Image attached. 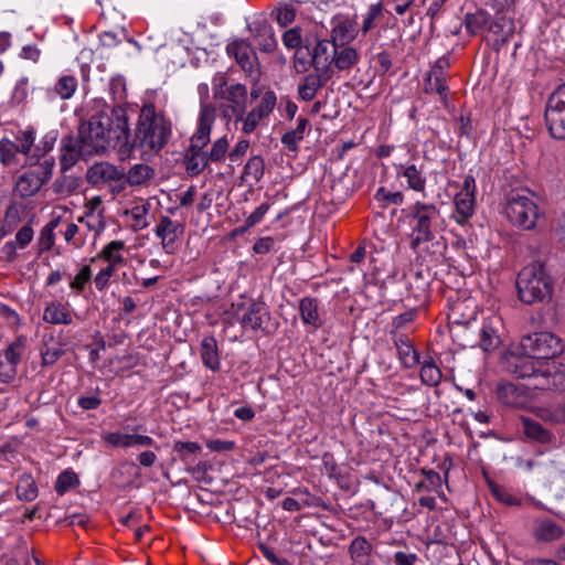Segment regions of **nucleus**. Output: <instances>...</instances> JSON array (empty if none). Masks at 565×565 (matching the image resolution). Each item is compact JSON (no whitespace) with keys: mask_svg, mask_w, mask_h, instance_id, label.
<instances>
[{"mask_svg":"<svg viewBox=\"0 0 565 565\" xmlns=\"http://www.w3.org/2000/svg\"><path fill=\"white\" fill-rule=\"evenodd\" d=\"M149 204H140L131 209L130 215L134 222L132 227L135 231L143 230L149 225V223L146 220V216L149 212Z\"/></svg>","mask_w":565,"mask_h":565,"instance_id":"13d9d810","label":"nucleus"},{"mask_svg":"<svg viewBox=\"0 0 565 565\" xmlns=\"http://www.w3.org/2000/svg\"><path fill=\"white\" fill-rule=\"evenodd\" d=\"M515 286L522 303L547 305L553 299L555 278L544 262L533 260L519 271Z\"/></svg>","mask_w":565,"mask_h":565,"instance_id":"423d86ee","label":"nucleus"},{"mask_svg":"<svg viewBox=\"0 0 565 565\" xmlns=\"http://www.w3.org/2000/svg\"><path fill=\"white\" fill-rule=\"evenodd\" d=\"M514 21L503 14H497L494 19L490 20L489 31L498 36L495 40L498 47L508 42L509 38L514 34Z\"/></svg>","mask_w":565,"mask_h":565,"instance_id":"cd10ccee","label":"nucleus"},{"mask_svg":"<svg viewBox=\"0 0 565 565\" xmlns=\"http://www.w3.org/2000/svg\"><path fill=\"white\" fill-rule=\"evenodd\" d=\"M19 153L20 151L14 141L7 138L0 140V162L4 167L18 166L20 163Z\"/></svg>","mask_w":565,"mask_h":565,"instance_id":"49530a36","label":"nucleus"},{"mask_svg":"<svg viewBox=\"0 0 565 565\" xmlns=\"http://www.w3.org/2000/svg\"><path fill=\"white\" fill-rule=\"evenodd\" d=\"M81 184V178L73 174H63L54 181L53 191L56 194L67 196L73 194L76 190H78Z\"/></svg>","mask_w":565,"mask_h":565,"instance_id":"c03bdc74","label":"nucleus"},{"mask_svg":"<svg viewBox=\"0 0 565 565\" xmlns=\"http://www.w3.org/2000/svg\"><path fill=\"white\" fill-rule=\"evenodd\" d=\"M216 119V109L212 104H201L195 132L184 153L185 170L190 175H199L210 163L204 148L210 142L212 127Z\"/></svg>","mask_w":565,"mask_h":565,"instance_id":"0eeeda50","label":"nucleus"},{"mask_svg":"<svg viewBox=\"0 0 565 565\" xmlns=\"http://www.w3.org/2000/svg\"><path fill=\"white\" fill-rule=\"evenodd\" d=\"M106 444L114 447L129 448L131 447L130 434L109 433L104 437Z\"/></svg>","mask_w":565,"mask_h":565,"instance_id":"e2e57ef3","label":"nucleus"},{"mask_svg":"<svg viewBox=\"0 0 565 565\" xmlns=\"http://www.w3.org/2000/svg\"><path fill=\"white\" fill-rule=\"evenodd\" d=\"M200 355L203 364L215 372L220 369V355L217 351V342L214 337H204L200 345Z\"/></svg>","mask_w":565,"mask_h":565,"instance_id":"c756f323","label":"nucleus"},{"mask_svg":"<svg viewBox=\"0 0 565 565\" xmlns=\"http://www.w3.org/2000/svg\"><path fill=\"white\" fill-rule=\"evenodd\" d=\"M269 320L268 307L260 300H249L246 310L239 318V322L244 328H250L254 331H268Z\"/></svg>","mask_w":565,"mask_h":565,"instance_id":"a211bd4d","label":"nucleus"},{"mask_svg":"<svg viewBox=\"0 0 565 565\" xmlns=\"http://www.w3.org/2000/svg\"><path fill=\"white\" fill-rule=\"evenodd\" d=\"M78 484L79 480L77 475L72 470H65L58 475L54 488L60 495H63Z\"/></svg>","mask_w":565,"mask_h":565,"instance_id":"864d4df0","label":"nucleus"},{"mask_svg":"<svg viewBox=\"0 0 565 565\" xmlns=\"http://www.w3.org/2000/svg\"><path fill=\"white\" fill-rule=\"evenodd\" d=\"M397 175H403L409 189L423 192L426 186V177L424 175L423 167H417L416 164H401L397 167Z\"/></svg>","mask_w":565,"mask_h":565,"instance_id":"c85d7f7f","label":"nucleus"},{"mask_svg":"<svg viewBox=\"0 0 565 565\" xmlns=\"http://www.w3.org/2000/svg\"><path fill=\"white\" fill-rule=\"evenodd\" d=\"M86 180L92 185L103 183H114L113 192H121L125 190V170L109 162H96L88 168Z\"/></svg>","mask_w":565,"mask_h":565,"instance_id":"ddd939ff","label":"nucleus"},{"mask_svg":"<svg viewBox=\"0 0 565 565\" xmlns=\"http://www.w3.org/2000/svg\"><path fill=\"white\" fill-rule=\"evenodd\" d=\"M62 218L56 216L52 218L40 232L38 238V254L41 255L52 249L55 243L54 231L60 225Z\"/></svg>","mask_w":565,"mask_h":565,"instance_id":"58836bf2","label":"nucleus"},{"mask_svg":"<svg viewBox=\"0 0 565 565\" xmlns=\"http://www.w3.org/2000/svg\"><path fill=\"white\" fill-rule=\"evenodd\" d=\"M35 141V130L33 127H28L26 129L19 131L15 137V146L18 147L20 154L28 156Z\"/></svg>","mask_w":565,"mask_h":565,"instance_id":"5fc2aeb1","label":"nucleus"},{"mask_svg":"<svg viewBox=\"0 0 565 565\" xmlns=\"http://www.w3.org/2000/svg\"><path fill=\"white\" fill-rule=\"evenodd\" d=\"M532 534L537 542L550 543L562 537L564 530L556 521L543 518L534 521Z\"/></svg>","mask_w":565,"mask_h":565,"instance_id":"5701e85b","label":"nucleus"},{"mask_svg":"<svg viewBox=\"0 0 565 565\" xmlns=\"http://www.w3.org/2000/svg\"><path fill=\"white\" fill-rule=\"evenodd\" d=\"M184 225L162 215L154 228V234L161 241V246L167 254L173 255L179 250L184 233Z\"/></svg>","mask_w":565,"mask_h":565,"instance_id":"2eb2a0df","label":"nucleus"},{"mask_svg":"<svg viewBox=\"0 0 565 565\" xmlns=\"http://www.w3.org/2000/svg\"><path fill=\"white\" fill-rule=\"evenodd\" d=\"M228 78L224 73H216L212 78V90L215 99L228 89Z\"/></svg>","mask_w":565,"mask_h":565,"instance_id":"0e129e2a","label":"nucleus"},{"mask_svg":"<svg viewBox=\"0 0 565 565\" xmlns=\"http://www.w3.org/2000/svg\"><path fill=\"white\" fill-rule=\"evenodd\" d=\"M308 119L301 117L298 119L297 127L287 131L281 137V143L289 150L296 152L298 150V142L303 139L305 130L308 126Z\"/></svg>","mask_w":565,"mask_h":565,"instance_id":"79ce46f5","label":"nucleus"},{"mask_svg":"<svg viewBox=\"0 0 565 565\" xmlns=\"http://www.w3.org/2000/svg\"><path fill=\"white\" fill-rule=\"evenodd\" d=\"M201 450V446L195 441H175L173 445V452L185 463L192 462Z\"/></svg>","mask_w":565,"mask_h":565,"instance_id":"09e8293b","label":"nucleus"},{"mask_svg":"<svg viewBox=\"0 0 565 565\" xmlns=\"http://www.w3.org/2000/svg\"><path fill=\"white\" fill-rule=\"evenodd\" d=\"M500 319L497 317L488 318L483 321L480 330V348L484 352L494 351L501 343L500 335L498 334V326Z\"/></svg>","mask_w":565,"mask_h":565,"instance_id":"a878e982","label":"nucleus"},{"mask_svg":"<svg viewBox=\"0 0 565 565\" xmlns=\"http://www.w3.org/2000/svg\"><path fill=\"white\" fill-rule=\"evenodd\" d=\"M372 552V544L364 536H356L349 546V553L355 564H360Z\"/></svg>","mask_w":565,"mask_h":565,"instance_id":"de8ad7c7","label":"nucleus"},{"mask_svg":"<svg viewBox=\"0 0 565 565\" xmlns=\"http://www.w3.org/2000/svg\"><path fill=\"white\" fill-rule=\"evenodd\" d=\"M490 20L491 15L486 10L479 9L465 15L463 25L470 35H476L484 29L489 30Z\"/></svg>","mask_w":565,"mask_h":565,"instance_id":"f704fd0d","label":"nucleus"},{"mask_svg":"<svg viewBox=\"0 0 565 565\" xmlns=\"http://www.w3.org/2000/svg\"><path fill=\"white\" fill-rule=\"evenodd\" d=\"M43 320L51 324H71L70 311L60 302H49L43 311Z\"/></svg>","mask_w":565,"mask_h":565,"instance_id":"72a5a7b5","label":"nucleus"},{"mask_svg":"<svg viewBox=\"0 0 565 565\" xmlns=\"http://www.w3.org/2000/svg\"><path fill=\"white\" fill-rule=\"evenodd\" d=\"M503 369L516 379L529 380L534 390H558L565 385V373L553 363L525 354L508 352L502 359Z\"/></svg>","mask_w":565,"mask_h":565,"instance_id":"39448f33","label":"nucleus"},{"mask_svg":"<svg viewBox=\"0 0 565 565\" xmlns=\"http://www.w3.org/2000/svg\"><path fill=\"white\" fill-rule=\"evenodd\" d=\"M78 82L75 76L62 75L54 86V92L61 99L66 100L73 97Z\"/></svg>","mask_w":565,"mask_h":565,"instance_id":"8fccbe9b","label":"nucleus"},{"mask_svg":"<svg viewBox=\"0 0 565 565\" xmlns=\"http://www.w3.org/2000/svg\"><path fill=\"white\" fill-rule=\"evenodd\" d=\"M374 200L380 207L386 209L390 205H402L404 203V194L401 191L392 192L381 186L374 194Z\"/></svg>","mask_w":565,"mask_h":565,"instance_id":"603ef678","label":"nucleus"},{"mask_svg":"<svg viewBox=\"0 0 565 565\" xmlns=\"http://www.w3.org/2000/svg\"><path fill=\"white\" fill-rule=\"evenodd\" d=\"M360 62V54L356 49L349 45H337V53L332 62V68L340 72H349Z\"/></svg>","mask_w":565,"mask_h":565,"instance_id":"bb28decb","label":"nucleus"},{"mask_svg":"<svg viewBox=\"0 0 565 565\" xmlns=\"http://www.w3.org/2000/svg\"><path fill=\"white\" fill-rule=\"evenodd\" d=\"M277 103L276 94L273 90H267L262 96L259 104L250 109L247 114L243 115V119L238 121L243 122L242 131L245 135L254 132L257 126L269 117L273 113Z\"/></svg>","mask_w":565,"mask_h":565,"instance_id":"f3484780","label":"nucleus"},{"mask_svg":"<svg viewBox=\"0 0 565 565\" xmlns=\"http://www.w3.org/2000/svg\"><path fill=\"white\" fill-rule=\"evenodd\" d=\"M15 493L17 498L24 502H31L38 498L39 489L35 480L30 473H23L19 477Z\"/></svg>","mask_w":565,"mask_h":565,"instance_id":"c9c22d12","label":"nucleus"},{"mask_svg":"<svg viewBox=\"0 0 565 565\" xmlns=\"http://www.w3.org/2000/svg\"><path fill=\"white\" fill-rule=\"evenodd\" d=\"M299 312L305 326L319 329L323 326L320 315V301L313 297H305L299 301Z\"/></svg>","mask_w":565,"mask_h":565,"instance_id":"b1692460","label":"nucleus"},{"mask_svg":"<svg viewBox=\"0 0 565 565\" xmlns=\"http://www.w3.org/2000/svg\"><path fill=\"white\" fill-rule=\"evenodd\" d=\"M282 43L288 50H294L292 64L298 74L313 68L333 75L332 62L337 53V44L321 36L318 32L294 26L282 33Z\"/></svg>","mask_w":565,"mask_h":565,"instance_id":"f03ea898","label":"nucleus"},{"mask_svg":"<svg viewBox=\"0 0 565 565\" xmlns=\"http://www.w3.org/2000/svg\"><path fill=\"white\" fill-rule=\"evenodd\" d=\"M226 53L234 58L241 70L245 73L252 83L256 84L260 79V64L253 46L242 39L234 40L226 45Z\"/></svg>","mask_w":565,"mask_h":565,"instance_id":"9d476101","label":"nucleus"},{"mask_svg":"<svg viewBox=\"0 0 565 565\" xmlns=\"http://www.w3.org/2000/svg\"><path fill=\"white\" fill-rule=\"evenodd\" d=\"M356 36L355 25L352 21L344 19L338 21L331 30L330 39L337 45H345Z\"/></svg>","mask_w":565,"mask_h":565,"instance_id":"473e14b6","label":"nucleus"},{"mask_svg":"<svg viewBox=\"0 0 565 565\" xmlns=\"http://www.w3.org/2000/svg\"><path fill=\"white\" fill-rule=\"evenodd\" d=\"M456 206V222L465 224L475 213L476 180L471 174L465 177L462 189L454 200Z\"/></svg>","mask_w":565,"mask_h":565,"instance_id":"dca6fc26","label":"nucleus"},{"mask_svg":"<svg viewBox=\"0 0 565 565\" xmlns=\"http://www.w3.org/2000/svg\"><path fill=\"white\" fill-rule=\"evenodd\" d=\"M330 75L322 71H315L307 74L298 85V96L305 102L312 100L317 93L332 78Z\"/></svg>","mask_w":565,"mask_h":565,"instance_id":"412c9836","label":"nucleus"},{"mask_svg":"<svg viewBox=\"0 0 565 565\" xmlns=\"http://www.w3.org/2000/svg\"><path fill=\"white\" fill-rule=\"evenodd\" d=\"M520 423L522 431L529 440L539 444H550L554 438V435L550 429L530 417L521 416Z\"/></svg>","mask_w":565,"mask_h":565,"instance_id":"393cba45","label":"nucleus"},{"mask_svg":"<svg viewBox=\"0 0 565 565\" xmlns=\"http://www.w3.org/2000/svg\"><path fill=\"white\" fill-rule=\"evenodd\" d=\"M520 348L525 354L544 362L558 356L564 350L562 340L547 331L523 335Z\"/></svg>","mask_w":565,"mask_h":565,"instance_id":"1a4fd4ad","label":"nucleus"},{"mask_svg":"<svg viewBox=\"0 0 565 565\" xmlns=\"http://www.w3.org/2000/svg\"><path fill=\"white\" fill-rule=\"evenodd\" d=\"M394 565H415L418 561V556L415 553H406L397 551L393 555Z\"/></svg>","mask_w":565,"mask_h":565,"instance_id":"774afa93","label":"nucleus"},{"mask_svg":"<svg viewBox=\"0 0 565 565\" xmlns=\"http://www.w3.org/2000/svg\"><path fill=\"white\" fill-rule=\"evenodd\" d=\"M402 213L411 228L409 248L414 253L426 250L436 259L443 257L447 249L446 239L437 236L435 227L440 216L439 209L435 204L416 201Z\"/></svg>","mask_w":565,"mask_h":565,"instance_id":"20e7f679","label":"nucleus"},{"mask_svg":"<svg viewBox=\"0 0 565 565\" xmlns=\"http://www.w3.org/2000/svg\"><path fill=\"white\" fill-rule=\"evenodd\" d=\"M95 114L78 127V138L86 153L99 154L111 145L122 156L121 146L127 131V108L108 106L103 99H95Z\"/></svg>","mask_w":565,"mask_h":565,"instance_id":"f257e3e1","label":"nucleus"},{"mask_svg":"<svg viewBox=\"0 0 565 565\" xmlns=\"http://www.w3.org/2000/svg\"><path fill=\"white\" fill-rule=\"evenodd\" d=\"M34 231L31 226V222L24 224L15 234V244L19 246V249L26 248L30 243L33 241Z\"/></svg>","mask_w":565,"mask_h":565,"instance_id":"680f3d73","label":"nucleus"},{"mask_svg":"<svg viewBox=\"0 0 565 565\" xmlns=\"http://www.w3.org/2000/svg\"><path fill=\"white\" fill-rule=\"evenodd\" d=\"M424 93H436L439 96L440 102L445 106L448 105L449 86L445 77L433 76L431 74L427 73L424 78Z\"/></svg>","mask_w":565,"mask_h":565,"instance_id":"e433bc0d","label":"nucleus"},{"mask_svg":"<svg viewBox=\"0 0 565 565\" xmlns=\"http://www.w3.org/2000/svg\"><path fill=\"white\" fill-rule=\"evenodd\" d=\"M92 153H86L81 138L66 135L61 140L60 166L62 171L73 168L79 159H87Z\"/></svg>","mask_w":565,"mask_h":565,"instance_id":"6ab92c4d","label":"nucleus"},{"mask_svg":"<svg viewBox=\"0 0 565 565\" xmlns=\"http://www.w3.org/2000/svg\"><path fill=\"white\" fill-rule=\"evenodd\" d=\"M384 6L387 9V12L391 14H396L398 17L408 15L406 20L407 25H412L414 23V10L416 8V0H382Z\"/></svg>","mask_w":565,"mask_h":565,"instance_id":"4c0bfd02","label":"nucleus"},{"mask_svg":"<svg viewBox=\"0 0 565 565\" xmlns=\"http://www.w3.org/2000/svg\"><path fill=\"white\" fill-rule=\"evenodd\" d=\"M154 177V170L146 163H138L132 166L125 172V186H139L146 184Z\"/></svg>","mask_w":565,"mask_h":565,"instance_id":"2f4dec72","label":"nucleus"},{"mask_svg":"<svg viewBox=\"0 0 565 565\" xmlns=\"http://www.w3.org/2000/svg\"><path fill=\"white\" fill-rule=\"evenodd\" d=\"M25 343L26 338L24 335H20L3 352L6 361L13 366V371H15V366L21 361Z\"/></svg>","mask_w":565,"mask_h":565,"instance_id":"3c124183","label":"nucleus"},{"mask_svg":"<svg viewBox=\"0 0 565 565\" xmlns=\"http://www.w3.org/2000/svg\"><path fill=\"white\" fill-rule=\"evenodd\" d=\"M92 279V269L88 265L83 266L75 277L71 280L70 287L76 292L81 294L85 289V286Z\"/></svg>","mask_w":565,"mask_h":565,"instance_id":"bf43d9fd","label":"nucleus"},{"mask_svg":"<svg viewBox=\"0 0 565 565\" xmlns=\"http://www.w3.org/2000/svg\"><path fill=\"white\" fill-rule=\"evenodd\" d=\"M419 364H422L419 372L422 383L430 387L437 386L441 381L443 374L433 358L428 356L423 362L420 361Z\"/></svg>","mask_w":565,"mask_h":565,"instance_id":"ea45409f","label":"nucleus"},{"mask_svg":"<svg viewBox=\"0 0 565 565\" xmlns=\"http://www.w3.org/2000/svg\"><path fill=\"white\" fill-rule=\"evenodd\" d=\"M256 44L263 52H273L277 45L273 29L268 24H259L255 29Z\"/></svg>","mask_w":565,"mask_h":565,"instance_id":"37998d69","label":"nucleus"},{"mask_svg":"<svg viewBox=\"0 0 565 565\" xmlns=\"http://www.w3.org/2000/svg\"><path fill=\"white\" fill-rule=\"evenodd\" d=\"M228 150V140L226 136L216 139L210 151H205L206 158L210 162H221Z\"/></svg>","mask_w":565,"mask_h":565,"instance_id":"4d7b16f0","label":"nucleus"},{"mask_svg":"<svg viewBox=\"0 0 565 565\" xmlns=\"http://www.w3.org/2000/svg\"><path fill=\"white\" fill-rule=\"evenodd\" d=\"M296 18V10L291 6H285L284 8L278 9L276 20L279 25L286 26L294 22Z\"/></svg>","mask_w":565,"mask_h":565,"instance_id":"69168bd1","label":"nucleus"},{"mask_svg":"<svg viewBox=\"0 0 565 565\" xmlns=\"http://www.w3.org/2000/svg\"><path fill=\"white\" fill-rule=\"evenodd\" d=\"M544 115L551 136L565 139V83L548 96Z\"/></svg>","mask_w":565,"mask_h":565,"instance_id":"9b49d317","label":"nucleus"},{"mask_svg":"<svg viewBox=\"0 0 565 565\" xmlns=\"http://www.w3.org/2000/svg\"><path fill=\"white\" fill-rule=\"evenodd\" d=\"M53 335H50L49 340H46V335H44L43 348L41 349V365L42 366H52L54 365L58 359L65 353L62 348V343H57L55 347H50L49 341H53Z\"/></svg>","mask_w":565,"mask_h":565,"instance_id":"a18cd8bd","label":"nucleus"},{"mask_svg":"<svg viewBox=\"0 0 565 565\" xmlns=\"http://www.w3.org/2000/svg\"><path fill=\"white\" fill-rule=\"evenodd\" d=\"M258 548H259L260 553L263 554V556L268 562H270L273 565H291V563L288 559L278 557L275 554L274 550L270 548L269 546H267L265 544H259Z\"/></svg>","mask_w":565,"mask_h":565,"instance_id":"338daca9","label":"nucleus"},{"mask_svg":"<svg viewBox=\"0 0 565 565\" xmlns=\"http://www.w3.org/2000/svg\"><path fill=\"white\" fill-rule=\"evenodd\" d=\"M504 212L513 225L524 231L534 230L543 215L533 195L518 192H511L508 195Z\"/></svg>","mask_w":565,"mask_h":565,"instance_id":"6e6552de","label":"nucleus"},{"mask_svg":"<svg viewBox=\"0 0 565 565\" xmlns=\"http://www.w3.org/2000/svg\"><path fill=\"white\" fill-rule=\"evenodd\" d=\"M247 98L248 92L244 84H231L228 89L217 98L226 102V104L221 107L223 117L228 120L234 118L236 122L243 119V115L246 113L247 108Z\"/></svg>","mask_w":565,"mask_h":565,"instance_id":"4468645a","label":"nucleus"},{"mask_svg":"<svg viewBox=\"0 0 565 565\" xmlns=\"http://www.w3.org/2000/svg\"><path fill=\"white\" fill-rule=\"evenodd\" d=\"M53 167L54 159L45 158L38 167L24 172L15 183L17 193L23 199L35 195L51 179Z\"/></svg>","mask_w":565,"mask_h":565,"instance_id":"f8f14e48","label":"nucleus"},{"mask_svg":"<svg viewBox=\"0 0 565 565\" xmlns=\"http://www.w3.org/2000/svg\"><path fill=\"white\" fill-rule=\"evenodd\" d=\"M383 1L373 3L369 7L367 12L365 13L361 26V31L363 34L369 33L374 26L375 21L383 17Z\"/></svg>","mask_w":565,"mask_h":565,"instance_id":"6e6d98bb","label":"nucleus"},{"mask_svg":"<svg viewBox=\"0 0 565 565\" xmlns=\"http://www.w3.org/2000/svg\"><path fill=\"white\" fill-rule=\"evenodd\" d=\"M497 397L504 405L515 408L524 407L529 398L526 390L512 382H502L498 384Z\"/></svg>","mask_w":565,"mask_h":565,"instance_id":"4be33fe9","label":"nucleus"},{"mask_svg":"<svg viewBox=\"0 0 565 565\" xmlns=\"http://www.w3.org/2000/svg\"><path fill=\"white\" fill-rule=\"evenodd\" d=\"M265 172V162L263 157L253 156L248 159L244 167V171L242 174V181L247 182L248 180L253 181V183H257L262 180Z\"/></svg>","mask_w":565,"mask_h":565,"instance_id":"a19ab883","label":"nucleus"},{"mask_svg":"<svg viewBox=\"0 0 565 565\" xmlns=\"http://www.w3.org/2000/svg\"><path fill=\"white\" fill-rule=\"evenodd\" d=\"M172 122L162 111H158L152 103L145 104L130 134L129 117L127 116V131L124 139L122 156H130L139 151L141 156L158 154L170 141Z\"/></svg>","mask_w":565,"mask_h":565,"instance_id":"7ed1b4c3","label":"nucleus"},{"mask_svg":"<svg viewBox=\"0 0 565 565\" xmlns=\"http://www.w3.org/2000/svg\"><path fill=\"white\" fill-rule=\"evenodd\" d=\"M124 249V241H111L106 244L94 258H92V262L103 259L107 263H111L113 265H124L126 263L122 254Z\"/></svg>","mask_w":565,"mask_h":565,"instance_id":"7c9ffc66","label":"nucleus"},{"mask_svg":"<svg viewBox=\"0 0 565 565\" xmlns=\"http://www.w3.org/2000/svg\"><path fill=\"white\" fill-rule=\"evenodd\" d=\"M57 135V130L46 132L35 146L34 157H44L49 151H51L56 142Z\"/></svg>","mask_w":565,"mask_h":565,"instance_id":"052dcab7","label":"nucleus"},{"mask_svg":"<svg viewBox=\"0 0 565 565\" xmlns=\"http://www.w3.org/2000/svg\"><path fill=\"white\" fill-rule=\"evenodd\" d=\"M391 335L402 366L405 369L417 366L420 363L419 352L414 348L409 337L393 331Z\"/></svg>","mask_w":565,"mask_h":565,"instance_id":"aec40b11","label":"nucleus"}]
</instances>
